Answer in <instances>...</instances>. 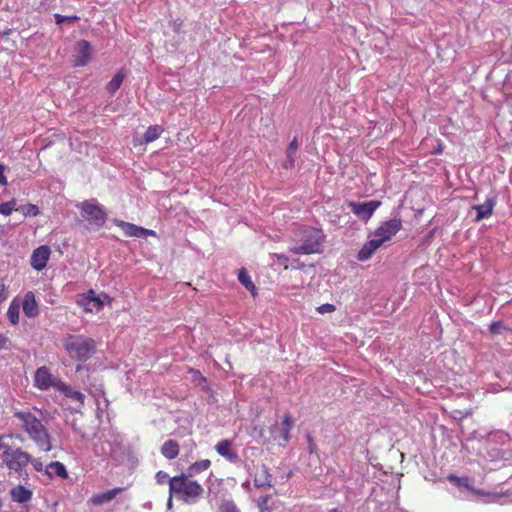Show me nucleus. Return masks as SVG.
Listing matches in <instances>:
<instances>
[{
  "label": "nucleus",
  "mask_w": 512,
  "mask_h": 512,
  "mask_svg": "<svg viewBox=\"0 0 512 512\" xmlns=\"http://www.w3.org/2000/svg\"><path fill=\"white\" fill-rule=\"evenodd\" d=\"M402 228L400 218H392L383 222L372 234V238L367 241L357 254L359 261L369 260L378 248L385 242L391 240Z\"/></svg>",
  "instance_id": "nucleus-1"
},
{
  "label": "nucleus",
  "mask_w": 512,
  "mask_h": 512,
  "mask_svg": "<svg viewBox=\"0 0 512 512\" xmlns=\"http://www.w3.org/2000/svg\"><path fill=\"white\" fill-rule=\"evenodd\" d=\"M15 417L21 422L22 429L41 451L49 452L52 449L47 429L34 414L19 411L15 413Z\"/></svg>",
  "instance_id": "nucleus-2"
},
{
  "label": "nucleus",
  "mask_w": 512,
  "mask_h": 512,
  "mask_svg": "<svg viewBox=\"0 0 512 512\" xmlns=\"http://www.w3.org/2000/svg\"><path fill=\"white\" fill-rule=\"evenodd\" d=\"M168 483L170 495L186 502L198 498L203 493L202 486L184 474L169 478Z\"/></svg>",
  "instance_id": "nucleus-3"
},
{
  "label": "nucleus",
  "mask_w": 512,
  "mask_h": 512,
  "mask_svg": "<svg viewBox=\"0 0 512 512\" xmlns=\"http://www.w3.org/2000/svg\"><path fill=\"white\" fill-rule=\"evenodd\" d=\"M64 347L70 357L86 360L95 352V341L83 335H69L64 341Z\"/></svg>",
  "instance_id": "nucleus-4"
},
{
  "label": "nucleus",
  "mask_w": 512,
  "mask_h": 512,
  "mask_svg": "<svg viewBox=\"0 0 512 512\" xmlns=\"http://www.w3.org/2000/svg\"><path fill=\"white\" fill-rule=\"evenodd\" d=\"M300 244L292 247L291 252L295 254H313L320 251L321 232L314 228H302L299 231Z\"/></svg>",
  "instance_id": "nucleus-5"
},
{
  "label": "nucleus",
  "mask_w": 512,
  "mask_h": 512,
  "mask_svg": "<svg viewBox=\"0 0 512 512\" xmlns=\"http://www.w3.org/2000/svg\"><path fill=\"white\" fill-rule=\"evenodd\" d=\"M1 460L10 471L22 476L25 473V467L29 463L30 454L23 451L21 448L5 447L2 453Z\"/></svg>",
  "instance_id": "nucleus-6"
},
{
  "label": "nucleus",
  "mask_w": 512,
  "mask_h": 512,
  "mask_svg": "<svg viewBox=\"0 0 512 512\" xmlns=\"http://www.w3.org/2000/svg\"><path fill=\"white\" fill-rule=\"evenodd\" d=\"M110 297L105 293H96L94 290H89L77 296L76 303L86 313H98L102 310L105 304H109Z\"/></svg>",
  "instance_id": "nucleus-7"
},
{
  "label": "nucleus",
  "mask_w": 512,
  "mask_h": 512,
  "mask_svg": "<svg viewBox=\"0 0 512 512\" xmlns=\"http://www.w3.org/2000/svg\"><path fill=\"white\" fill-rule=\"evenodd\" d=\"M82 217L89 223L92 229H100L106 221V213L96 200L84 201L77 205Z\"/></svg>",
  "instance_id": "nucleus-8"
},
{
  "label": "nucleus",
  "mask_w": 512,
  "mask_h": 512,
  "mask_svg": "<svg viewBox=\"0 0 512 512\" xmlns=\"http://www.w3.org/2000/svg\"><path fill=\"white\" fill-rule=\"evenodd\" d=\"M57 376L53 375L46 366L38 368L34 375V385L40 390L55 389L60 391V386L63 385Z\"/></svg>",
  "instance_id": "nucleus-9"
},
{
  "label": "nucleus",
  "mask_w": 512,
  "mask_h": 512,
  "mask_svg": "<svg viewBox=\"0 0 512 512\" xmlns=\"http://www.w3.org/2000/svg\"><path fill=\"white\" fill-rule=\"evenodd\" d=\"M381 201L370 200L367 202H349L348 207L352 213L363 221H368L374 214V212L380 207Z\"/></svg>",
  "instance_id": "nucleus-10"
},
{
  "label": "nucleus",
  "mask_w": 512,
  "mask_h": 512,
  "mask_svg": "<svg viewBox=\"0 0 512 512\" xmlns=\"http://www.w3.org/2000/svg\"><path fill=\"white\" fill-rule=\"evenodd\" d=\"M93 49L90 43L86 40L77 42L73 54L74 63L76 66H85L91 60Z\"/></svg>",
  "instance_id": "nucleus-11"
},
{
  "label": "nucleus",
  "mask_w": 512,
  "mask_h": 512,
  "mask_svg": "<svg viewBox=\"0 0 512 512\" xmlns=\"http://www.w3.org/2000/svg\"><path fill=\"white\" fill-rule=\"evenodd\" d=\"M51 255V249L47 245H41L33 250L30 264L31 266L37 270L41 271L43 270Z\"/></svg>",
  "instance_id": "nucleus-12"
},
{
  "label": "nucleus",
  "mask_w": 512,
  "mask_h": 512,
  "mask_svg": "<svg viewBox=\"0 0 512 512\" xmlns=\"http://www.w3.org/2000/svg\"><path fill=\"white\" fill-rule=\"evenodd\" d=\"M216 452L224 457L230 463H237L239 461L238 453L233 449V441L229 439H222L215 445Z\"/></svg>",
  "instance_id": "nucleus-13"
},
{
  "label": "nucleus",
  "mask_w": 512,
  "mask_h": 512,
  "mask_svg": "<svg viewBox=\"0 0 512 512\" xmlns=\"http://www.w3.org/2000/svg\"><path fill=\"white\" fill-rule=\"evenodd\" d=\"M496 205V199L488 198L483 204L473 205L472 209L476 210L477 215L475 221L479 222L485 218L490 217L493 214L494 207Z\"/></svg>",
  "instance_id": "nucleus-14"
},
{
  "label": "nucleus",
  "mask_w": 512,
  "mask_h": 512,
  "mask_svg": "<svg viewBox=\"0 0 512 512\" xmlns=\"http://www.w3.org/2000/svg\"><path fill=\"white\" fill-rule=\"evenodd\" d=\"M121 491L123 488H114L112 490H108L106 492L94 494L88 501L89 504L94 506H100L103 504H107L111 502Z\"/></svg>",
  "instance_id": "nucleus-15"
},
{
  "label": "nucleus",
  "mask_w": 512,
  "mask_h": 512,
  "mask_svg": "<svg viewBox=\"0 0 512 512\" xmlns=\"http://www.w3.org/2000/svg\"><path fill=\"white\" fill-rule=\"evenodd\" d=\"M22 309H23L24 314L29 318H33L38 315V313H39L38 303L35 299V295L33 292H27L24 295V298L22 301Z\"/></svg>",
  "instance_id": "nucleus-16"
},
{
  "label": "nucleus",
  "mask_w": 512,
  "mask_h": 512,
  "mask_svg": "<svg viewBox=\"0 0 512 512\" xmlns=\"http://www.w3.org/2000/svg\"><path fill=\"white\" fill-rule=\"evenodd\" d=\"M11 499L14 502L24 504L32 499V491L22 485L13 487L10 491Z\"/></svg>",
  "instance_id": "nucleus-17"
},
{
  "label": "nucleus",
  "mask_w": 512,
  "mask_h": 512,
  "mask_svg": "<svg viewBox=\"0 0 512 512\" xmlns=\"http://www.w3.org/2000/svg\"><path fill=\"white\" fill-rule=\"evenodd\" d=\"M45 474L48 476V478H52L53 476H58L62 479H66L68 478V472L66 470V467L64 466V464H62L61 462L59 461H54V462H51L49 463L46 467H45Z\"/></svg>",
  "instance_id": "nucleus-18"
},
{
  "label": "nucleus",
  "mask_w": 512,
  "mask_h": 512,
  "mask_svg": "<svg viewBox=\"0 0 512 512\" xmlns=\"http://www.w3.org/2000/svg\"><path fill=\"white\" fill-rule=\"evenodd\" d=\"M254 486L257 488H271L272 484V476L268 471L267 466L262 465L261 471L256 474L254 478Z\"/></svg>",
  "instance_id": "nucleus-19"
},
{
  "label": "nucleus",
  "mask_w": 512,
  "mask_h": 512,
  "mask_svg": "<svg viewBox=\"0 0 512 512\" xmlns=\"http://www.w3.org/2000/svg\"><path fill=\"white\" fill-rule=\"evenodd\" d=\"M179 452L180 447L175 440H167L161 446V453L168 460L175 459Z\"/></svg>",
  "instance_id": "nucleus-20"
},
{
  "label": "nucleus",
  "mask_w": 512,
  "mask_h": 512,
  "mask_svg": "<svg viewBox=\"0 0 512 512\" xmlns=\"http://www.w3.org/2000/svg\"><path fill=\"white\" fill-rule=\"evenodd\" d=\"M238 280L255 298L257 295V288L245 268L239 270Z\"/></svg>",
  "instance_id": "nucleus-21"
},
{
  "label": "nucleus",
  "mask_w": 512,
  "mask_h": 512,
  "mask_svg": "<svg viewBox=\"0 0 512 512\" xmlns=\"http://www.w3.org/2000/svg\"><path fill=\"white\" fill-rule=\"evenodd\" d=\"M20 302L16 299H14L7 310V317L11 324L16 325L19 323V316H20Z\"/></svg>",
  "instance_id": "nucleus-22"
},
{
  "label": "nucleus",
  "mask_w": 512,
  "mask_h": 512,
  "mask_svg": "<svg viewBox=\"0 0 512 512\" xmlns=\"http://www.w3.org/2000/svg\"><path fill=\"white\" fill-rule=\"evenodd\" d=\"M211 466V461L209 459H203L200 461H196L188 467L189 476H193L199 474L203 471H206Z\"/></svg>",
  "instance_id": "nucleus-23"
},
{
  "label": "nucleus",
  "mask_w": 512,
  "mask_h": 512,
  "mask_svg": "<svg viewBox=\"0 0 512 512\" xmlns=\"http://www.w3.org/2000/svg\"><path fill=\"white\" fill-rule=\"evenodd\" d=\"M59 392L63 393L66 397H69V398L79 402L80 404L84 403V399H85L84 394L79 391L73 390L71 387H69L65 383H63V385L60 386Z\"/></svg>",
  "instance_id": "nucleus-24"
},
{
  "label": "nucleus",
  "mask_w": 512,
  "mask_h": 512,
  "mask_svg": "<svg viewBox=\"0 0 512 512\" xmlns=\"http://www.w3.org/2000/svg\"><path fill=\"white\" fill-rule=\"evenodd\" d=\"M163 131L164 130L160 125L149 126L143 137L144 143H150L155 141L160 137Z\"/></svg>",
  "instance_id": "nucleus-25"
},
{
  "label": "nucleus",
  "mask_w": 512,
  "mask_h": 512,
  "mask_svg": "<svg viewBox=\"0 0 512 512\" xmlns=\"http://www.w3.org/2000/svg\"><path fill=\"white\" fill-rule=\"evenodd\" d=\"M148 235L156 236V232L130 223V236L145 238Z\"/></svg>",
  "instance_id": "nucleus-26"
},
{
  "label": "nucleus",
  "mask_w": 512,
  "mask_h": 512,
  "mask_svg": "<svg viewBox=\"0 0 512 512\" xmlns=\"http://www.w3.org/2000/svg\"><path fill=\"white\" fill-rule=\"evenodd\" d=\"M447 478L450 482L454 483L455 485H457L459 487H465V488L470 489L471 480L467 476L458 477L455 474H449Z\"/></svg>",
  "instance_id": "nucleus-27"
},
{
  "label": "nucleus",
  "mask_w": 512,
  "mask_h": 512,
  "mask_svg": "<svg viewBox=\"0 0 512 512\" xmlns=\"http://www.w3.org/2000/svg\"><path fill=\"white\" fill-rule=\"evenodd\" d=\"M218 512H241L233 500H222L218 506Z\"/></svg>",
  "instance_id": "nucleus-28"
},
{
  "label": "nucleus",
  "mask_w": 512,
  "mask_h": 512,
  "mask_svg": "<svg viewBox=\"0 0 512 512\" xmlns=\"http://www.w3.org/2000/svg\"><path fill=\"white\" fill-rule=\"evenodd\" d=\"M124 76L121 73L116 74L113 79L108 84V90L110 92H115L123 82Z\"/></svg>",
  "instance_id": "nucleus-29"
},
{
  "label": "nucleus",
  "mask_w": 512,
  "mask_h": 512,
  "mask_svg": "<svg viewBox=\"0 0 512 512\" xmlns=\"http://www.w3.org/2000/svg\"><path fill=\"white\" fill-rule=\"evenodd\" d=\"M15 205H16L15 200L0 204V213L5 216L10 215L11 212L16 209Z\"/></svg>",
  "instance_id": "nucleus-30"
},
{
  "label": "nucleus",
  "mask_w": 512,
  "mask_h": 512,
  "mask_svg": "<svg viewBox=\"0 0 512 512\" xmlns=\"http://www.w3.org/2000/svg\"><path fill=\"white\" fill-rule=\"evenodd\" d=\"M504 330H508V329L503 325V323L501 321H495L489 325V331L494 335L501 334L502 331H504Z\"/></svg>",
  "instance_id": "nucleus-31"
},
{
  "label": "nucleus",
  "mask_w": 512,
  "mask_h": 512,
  "mask_svg": "<svg viewBox=\"0 0 512 512\" xmlns=\"http://www.w3.org/2000/svg\"><path fill=\"white\" fill-rule=\"evenodd\" d=\"M270 499H271L270 495H265V496H261L257 500V506H258L260 512L269 511L268 503H269Z\"/></svg>",
  "instance_id": "nucleus-32"
},
{
  "label": "nucleus",
  "mask_w": 512,
  "mask_h": 512,
  "mask_svg": "<svg viewBox=\"0 0 512 512\" xmlns=\"http://www.w3.org/2000/svg\"><path fill=\"white\" fill-rule=\"evenodd\" d=\"M298 141H297V138H294L288 145L287 147V150H286V157H293V158H296V152H297V149H298Z\"/></svg>",
  "instance_id": "nucleus-33"
},
{
  "label": "nucleus",
  "mask_w": 512,
  "mask_h": 512,
  "mask_svg": "<svg viewBox=\"0 0 512 512\" xmlns=\"http://www.w3.org/2000/svg\"><path fill=\"white\" fill-rule=\"evenodd\" d=\"M29 463H31V465L33 466V468L38 471V472H42L44 471L45 472V467L43 465V462L39 459V458H33L31 455H30V460H29Z\"/></svg>",
  "instance_id": "nucleus-34"
},
{
  "label": "nucleus",
  "mask_w": 512,
  "mask_h": 512,
  "mask_svg": "<svg viewBox=\"0 0 512 512\" xmlns=\"http://www.w3.org/2000/svg\"><path fill=\"white\" fill-rule=\"evenodd\" d=\"M23 213L25 215L37 216L39 214V209L37 206L29 204L23 208Z\"/></svg>",
  "instance_id": "nucleus-35"
},
{
  "label": "nucleus",
  "mask_w": 512,
  "mask_h": 512,
  "mask_svg": "<svg viewBox=\"0 0 512 512\" xmlns=\"http://www.w3.org/2000/svg\"><path fill=\"white\" fill-rule=\"evenodd\" d=\"M318 312L321 314L331 313L335 310V306L333 304H323L317 308Z\"/></svg>",
  "instance_id": "nucleus-36"
},
{
  "label": "nucleus",
  "mask_w": 512,
  "mask_h": 512,
  "mask_svg": "<svg viewBox=\"0 0 512 512\" xmlns=\"http://www.w3.org/2000/svg\"><path fill=\"white\" fill-rule=\"evenodd\" d=\"M283 424L287 430H290L293 427L294 421L289 413L284 415Z\"/></svg>",
  "instance_id": "nucleus-37"
},
{
  "label": "nucleus",
  "mask_w": 512,
  "mask_h": 512,
  "mask_svg": "<svg viewBox=\"0 0 512 512\" xmlns=\"http://www.w3.org/2000/svg\"><path fill=\"white\" fill-rule=\"evenodd\" d=\"M307 441H308V450L310 454H313L316 452V444L310 434L307 435Z\"/></svg>",
  "instance_id": "nucleus-38"
},
{
  "label": "nucleus",
  "mask_w": 512,
  "mask_h": 512,
  "mask_svg": "<svg viewBox=\"0 0 512 512\" xmlns=\"http://www.w3.org/2000/svg\"><path fill=\"white\" fill-rule=\"evenodd\" d=\"M296 158L293 157H286V160L283 163V168L285 169H291L295 165Z\"/></svg>",
  "instance_id": "nucleus-39"
},
{
  "label": "nucleus",
  "mask_w": 512,
  "mask_h": 512,
  "mask_svg": "<svg viewBox=\"0 0 512 512\" xmlns=\"http://www.w3.org/2000/svg\"><path fill=\"white\" fill-rule=\"evenodd\" d=\"M8 343H9V339L6 337V335L3 333H0V349L7 348Z\"/></svg>",
  "instance_id": "nucleus-40"
},
{
  "label": "nucleus",
  "mask_w": 512,
  "mask_h": 512,
  "mask_svg": "<svg viewBox=\"0 0 512 512\" xmlns=\"http://www.w3.org/2000/svg\"><path fill=\"white\" fill-rule=\"evenodd\" d=\"M5 167L4 165L0 164V184L1 185H7V178L4 175Z\"/></svg>",
  "instance_id": "nucleus-41"
},
{
  "label": "nucleus",
  "mask_w": 512,
  "mask_h": 512,
  "mask_svg": "<svg viewBox=\"0 0 512 512\" xmlns=\"http://www.w3.org/2000/svg\"><path fill=\"white\" fill-rule=\"evenodd\" d=\"M156 478L158 483H164V481L168 478V475L167 473L160 471L156 474Z\"/></svg>",
  "instance_id": "nucleus-42"
},
{
  "label": "nucleus",
  "mask_w": 512,
  "mask_h": 512,
  "mask_svg": "<svg viewBox=\"0 0 512 512\" xmlns=\"http://www.w3.org/2000/svg\"><path fill=\"white\" fill-rule=\"evenodd\" d=\"M6 299V293H5V286L4 284L0 281V301H3Z\"/></svg>",
  "instance_id": "nucleus-43"
},
{
  "label": "nucleus",
  "mask_w": 512,
  "mask_h": 512,
  "mask_svg": "<svg viewBox=\"0 0 512 512\" xmlns=\"http://www.w3.org/2000/svg\"><path fill=\"white\" fill-rule=\"evenodd\" d=\"M181 25H182L181 21H179V20L174 21L173 22V29H174V31L179 32L180 28H181Z\"/></svg>",
  "instance_id": "nucleus-44"
},
{
  "label": "nucleus",
  "mask_w": 512,
  "mask_h": 512,
  "mask_svg": "<svg viewBox=\"0 0 512 512\" xmlns=\"http://www.w3.org/2000/svg\"><path fill=\"white\" fill-rule=\"evenodd\" d=\"M55 19H56V23L60 24V23H62L65 20V17H63V16H61L59 14H56L55 15Z\"/></svg>",
  "instance_id": "nucleus-45"
},
{
  "label": "nucleus",
  "mask_w": 512,
  "mask_h": 512,
  "mask_svg": "<svg viewBox=\"0 0 512 512\" xmlns=\"http://www.w3.org/2000/svg\"><path fill=\"white\" fill-rule=\"evenodd\" d=\"M283 437L284 439L287 441L290 437V434H289V430H287V428H285V431H284V434H283Z\"/></svg>",
  "instance_id": "nucleus-46"
},
{
  "label": "nucleus",
  "mask_w": 512,
  "mask_h": 512,
  "mask_svg": "<svg viewBox=\"0 0 512 512\" xmlns=\"http://www.w3.org/2000/svg\"><path fill=\"white\" fill-rule=\"evenodd\" d=\"M5 447H9L8 445L4 444L1 440H0V450H5Z\"/></svg>",
  "instance_id": "nucleus-47"
},
{
  "label": "nucleus",
  "mask_w": 512,
  "mask_h": 512,
  "mask_svg": "<svg viewBox=\"0 0 512 512\" xmlns=\"http://www.w3.org/2000/svg\"><path fill=\"white\" fill-rule=\"evenodd\" d=\"M193 372L195 374H198L204 382L206 381V378L202 377L199 371H193Z\"/></svg>",
  "instance_id": "nucleus-48"
},
{
  "label": "nucleus",
  "mask_w": 512,
  "mask_h": 512,
  "mask_svg": "<svg viewBox=\"0 0 512 512\" xmlns=\"http://www.w3.org/2000/svg\"><path fill=\"white\" fill-rule=\"evenodd\" d=\"M133 143H134V145H135V146H136V145H138V144H142V142H141V141H138L137 139H134V140H133Z\"/></svg>",
  "instance_id": "nucleus-49"
},
{
  "label": "nucleus",
  "mask_w": 512,
  "mask_h": 512,
  "mask_svg": "<svg viewBox=\"0 0 512 512\" xmlns=\"http://www.w3.org/2000/svg\"><path fill=\"white\" fill-rule=\"evenodd\" d=\"M331 512H338L337 509H332Z\"/></svg>",
  "instance_id": "nucleus-50"
}]
</instances>
